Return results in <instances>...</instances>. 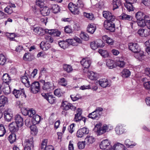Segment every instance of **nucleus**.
<instances>
[{
  "label": "nucleus",
  "instance_id": "obj_1",
  "mask_svg": "<svg viewBox=\"0 0 150 150\" xmlns=\"http://www.w3.org/2000/svg\"><path fill=\"white\" fill-rule=\"evenodd\" d=\"M34 32L37 34L42 36L45 33H47L50 35L53 36H59L61 34V32L57 29L44 30L42 28L37 27L33 29Z\"/></svg>",
  "mask_w": 150,
  "mask_h": 150
},
{
  "label": "nucleus",
  "instance_id": "obj_2",
  "mask_svg": "<svg viewBox=\"0 0 150 150\" xmlns=\"http://www.w3.org/2000/svg\"><path fill=\"white\" fill-rule=\"evenodd\" d=\"M24 150H32L33 149L34 144L33 137L31 136L28 139H26L25 142Z\"/></svg>",
  "mask_w": 150,
  "mask_h": 150
},
{
  "label": "nucleus",
  "instance_id": "obj_3",
  "mask_svg": "<svg viewBox=\"0 0 150 150\" xmlns=\"http://www.w3.org/2000/svg\"><path fill=\"white\" fill-rule=\"evenodd\" d=\"M115 21H105L104 26L105 28L111 32H114L115 30Z\"/></svg>",
  "mask_w": 150,
  "mask_h": 150
},
{
  "label": "nucleus",
  "instance_id": "obj_4",
  "mask_svg": "<svg viewBox=\"0 0 150 150\" xmlns=\"http://www.w3.org/2000/svg\"><path fill=\"white\" fill-rule=\"evenodd\" d=\"M76 114L75 115V117L74 118V120L76 122H79L81 120H82L85 123L86 122V118L81 116L82 111L80 109L78 108L76 111Z\"/></svg>",
  "mask_w": 150,
  "mask_h": 150
},
{
  "label": "nucleus",
  "instance_id": "obj_5",
  "mask_svg": "<svg viewBox=\"0 0 150 150\" xmlns=\"http://www.w3.org/2000/svg\"><path fill=\"white\" fill-rule=\"evenodd\" d=\"M61 107L63 110H67L70 109L75 111L76 109L75 106H74L72 104L68 103L67 101H63L62 103Z\"/></svg>",
  "mask_w": 150,
  "mask_h": 150
},
{
  "label": "nucleus",
  "instance_id": "obj_6",
  "mask_svg": "<svg viewBox=\"0 0 150 150\" xmlns=\"http://www.w3.org/2000/svg\"><path fill=\"white\" fill-rule=\"evenodd\" d=\"M30 91L34 94H36L40 91V84L38 81H35L30 85Z\"/></svg>",
  "mask_w": 150,
  "mask_h": 150
},
{
  "label": "nucleus",
  "instance_id": "obj_7",
  "mask_svg": "<svg viewBox=\"0 0 150 150\" xmlns=\"http://www.w3.org/2000/svg\"><path fill=\"white\" fill-rule=\"evenodd\" d=\"M12 93L16 98L21 97L25 98L26 97V95L23 90L14 89Z\"/></svg>",
  "mask_w": 150,
  "mask_h": 150
},
{
  "label": "nucleus",
  "instance_id": "obj_8",
  "mask_svg": "<svg viewBox=\"0 0 150 150\" xmlns=\"http://www.w3.org/2000/svg\"><path fill=\"white\" fill-rule=\"evenodd\" d=\"M103 16L107 19V20L105 21H115V17L108 11H103Z\"/></svg>",
  "mask_w": 150,
  "mask_h": 150
},
{
  "label": "nucleus",
  "instance_id": "obj_9",
  "mask_svg": "<svg viewBox=\"0 0 150 150\" xmlns=\"http://www.w3.org/2000/svg\"><path fill=\"white\" fill-rule=\"evenodd\" d=\"M128 49L132 52L138 53L140 51V49L138 45L135 43H130L128 44Z\"/></svg>",
  "mask_w": 150,
  "mask_h": 150
},
{
  "label": "nucleus",
  "instance_id": "obj_10",
  "mask_svg": "<svg viewBox=\"0 0 150 150\" xmlns=\"http://www.w3.org/2000/svg\"><path fill=\"white\" fill-rule=\"evenodd\" d=\"M126 1L124 4L125 7L129 11L134 10V8L132 4L136 2L137 0H125Z\"/></svg>",
  "mask_w": 150,
  "mask_h": 150
},
{
  "label": "nucleus",
  "instance_id": "obj_11",
  "mask_svg": "<svg viewBox=\"0 0 150 150\" xmlns=\"http://www.w3.org/2000/svg\"><path fill=\"white\" fill-rule=\"evenodd\" d=\"M42 96L50 104H52L55 102L56 99L52 94L48 93H43Z\"/></svg>",
  "mask_w": 150,
  "mask_h": 150
},
{
  "label": "nucleus",
  "instance_id": "obj_12",
  "mask_svg": "<svg viewBox=\"0 0 150 150\" xmlns=\"http://www.w3.org/2000/svg\"><path fill=\"white\" fill-rule=\"evenodd\" d=\"M68 7L71 12L74 14H78L79 13L78 7L75 5L74 4L72 3H70L68 5Z\"/></svg>",
  "mask_w": 150,
  "mask_h": 150
},
{
  "label": "nucleus",
  "instance_id": "obj_13",
  "mask_svg": "<svg viewBox=\"0 0 150 150\" xmlns=\"http://www.w3.org/2000/svg\"><path fill=\"white\" fill-rule=\"evenodd\" d=\"M110 146V142L107 139L103 140L100 144L101 149L103 150H108Z\"/></svg>",
  "mask_w": 150,
  "mask_h": 150
},
{
  "label": "nucleus",
  "instance_id": "obj_14",
  "mask_svg": "<svg viewBox=\"0 0 150 150\" xmlns=\"http://www.w3.org/2000/svg\"><path fill=\"white\" fill-rule=\"evenodd\" d=\"M44 83L42 86V89L44 91H50L53 88V85L50 82H45L44 80L42 81Z\"/></svg>",
  "mask_w": 150,
  "mask_h": 150
},
{
  "label": "nucleus",
  "instance_id": "obj_15",
  "mask_svg": "<svg viewBox=\"0 0 150 150\" xmlns=\"http://www.w3.org/2000/svg\"><path fill=\"white\" fill-rule=\"evenodd\" d=\"M135 17L137 21L139 20H148V18H149V16L147 15H145L144 13L141 12H138L135 14Z\"/></svg>",
  "mask_w": 150,
  "mask_h": 150
},
{
  "label": "nucleus",
  "instance_id": "obj_16",
  "mask_svg": "<svg viewBox=\"0 0 150 150\" xmlns=\"http://www.w3.org/2000/svg\"><path fill=\"white\" fill-rule=\"evenodd\" d=\"M20 127L16 123L13 122L10 123L8 125L9 129L11 132H16L18 130V128Z\"/></svg>",
  "mask_w": 150,
  "mask_h": 150
},
{
  "label": "nucleus",
  "instance_id": "obj_17",
  "mask_svg": "<svg viewBox=\"0 0 150 150\" xmlns=\"http://www.w3.org/2000/svg\"><path fill=\"white\" fill-rule=\"evenodd\" d=\"M126 149L123 145L118 143L111 146L109 150H125Z\"/></svg>",
  "mask_w": 150,
  "mask_h": 150
},
{
  "label": "nucleus",
  "instance_id": "obj_18",
  "mask_svg": "<svg viewBox=\"0 0 150 150\" xmlns=\"http://www.w3.org/2000/svg\"><path fill=\"white\" fill-rule=\"evenodd\" d=\"M108 131V127L106 124L103 125L102 127H100L97 130V135H100L104 134L106 132Z\"/></svg>",
  "mask_w": 150,
  "mask_h": 150
},
{
  "label": "nucleus",
  "instance_id": "obj_19",
  "mask_svg": "<svg viewBox=\"0 0 150 150\" xmlns=\"http://www.w3.org/2000/svg\"><path fill=\"white\" fill-rule=\"evenodd\" d=\"M100 113H97L95 110L92 112L89 113L88 117L93 120L98 119L101 116L102 112H100Z\"/></svg>",
  "mask_w": 150,
  "mask_h": 150
},
{
  "label": "nucleus",
  "instance_id": "obj_20",
  "mask_svg": "<svg viewBox=\"0 0 150 150\" xmlns=\"http://www.w3.org/2000/svg\"><path fill=\"white\" fill-rule=\"evenodd\" d=\"M15 122L19 125V127H21L23 125V119L20 115H16L15 117Z\"/></svg>",
  "mask_w": 150,
  "mask_h": 150
},
{
  "label": "nucleus",
  "instance_id": "obj_21",
  "mask_svg": "<svg viewBox=\"0 0 150 150\" xmlns=\"http://www.w3.org/2000/svg\"><path fill=\"white\" fill-rule=\"evenodd\" d=\"M80 63L84 68L88 69L91 65V61L88 59H83L81 61Z\"/></svg>",
  "mask_w": 150,
  "mask_h": 150
},
{
  "label": "nucleus",
  "instance_id": "obj_22",
  "mask_svg": "<svg viewBox=\"0 0 150 150\" xmlns=\"http://www.w3.org/2000/svg\"><path fill=\"white\" fill-rule=\"evenodd\" d=\"M138 34L141 36L146 37L149 34V32L146 29L140 28L138 31Z\"/></svg>",
  "mask_w": 150,
  "mask_h": 150
},
{
  "label": "nucleus",
  "instance_id": "obj_23",
  "mask_svg": "<svg viewBox=\"0 0 150 150\" xmlns=\"http://www.w3.org/2000/svg\"><path fill=\"white\" fill-rule=\"evenodd\" d=\"M99 83L100 86L103 88H105L107 86H110V84L108 82V80L105 79H100L99 81Z\"/></svg>",
  "mask_w": 150,
  "mask_h": 150
},
{
  "label": "nucleus",
  "instance_id": "obj_24",
  "mask_svg": "<svg viewBox=\"0 0 150 150\" xmlns=\"http://www.w3.org/2000/svg\"><path fill=\"white\" fill-rule=\"evenodd\" d=\"M2 79L3 81L2 86L6 84H8L11 80V77L7 73L4 74L2 77Z\"/></svg>",
  "mask_w": 150,
  "mask_h": 150
},
{
  "label": "nucleus",
  "instance_id": "obj_25",
  "mask_svg": "<svg viewBox=\"0 0 150 150\" xmlns=\"http://www.w3.org/2000/svg\"><path fill=\"white\" fill-rule=\"evenodd\" d=\"M112 4L113 5L112 10H114L121 5L122 3L120 0H113Z\"/></svg>",
  "mask_w": 150,
  "mask_h": 150
},
{
  "label": "nucleus",
  "instance_id": "obj_26",
  "mask_svg": "<svg viewBox=\"0 0 150 150\" xmlns=\"http://www.w3.org/2000/svg\"><path fill=\"white\" fill-rule=\"evenodd\" d=\"M13 115L11 112H9L8 111L4 112V117L5 120L8 121H10L12 118Z\"/></svg>",
  "mask_w": 150,
  "mask_h": 150
},
{
  "label": "nucleus",
  "instance_id": "obj_27",
  "mask_svg": "<svg viewBox=\"0 0 150 150\" xmlns=\"http://www.w3.org/2000/svg\"><path fill=\"white\" fill-rule=\"evenodd\" d=\"M106 65L110 69H113L116 67V64L114 60L109 59L106 60Z\"/></svg>",
  "mask_w": 150,
  "mask_h": 150
},
{
  "label": "nucleus",
  "instance_id": "obj_28",
  "mask_svg": "<svg viewBox=\"0 0 150 150\" xmlns=\"http://www.w3.org/2000/svg\"><path fill=\"white\" fill-rule=\"evenodd\" d=\"M41 13L44 16L48 15L50 13V11L48 7L45 6L40 11Z\"/></svg>",
  "mask_w": 150,
  "mask_h": 150
},
{
  "label": "nucleus",
  "instance_id": "obj_29",
  "mask_svg": "<svg viewBox=\"0 0 150 150\" xmlns=\"http://www.w3.org/2000/svg\"><path fill=\"white\" fill-rule=\"evenodd\" d=\"M21 82L25 84L27 87H29L30 86V84L28 80V77L26 76H23L21 78Z\"/></svg>",
  "mask_w": 150,
  "mask_h": 150
},
{
  "label": "nucleus",
  "instance_id": "obj_30",
  "mask_svg": "<svg viewBox=\"0 0 150 150\" xmlns=\"http://www.w3.org/2000/svg\"><path fill=\"white\" fill-rule=\"evenodd\" d=\"M23 58L25 61H30L33 59L34 56L29 53H26L24 54Z\"/></svg>",
  "mask_w": 150,
  "mask_h": 150
},
{
  "label": "nucleus",
  "instance_id": "obj_31",
  "mask_svg": "<svg viewBox=\"0 0 150 150\" xmlns=\"http://www.w3.org/2000/svg\"><path fill=\"white\" fill-rule=\"evenodd\" d=\"M116 133L117 134L120 135L123 133L124 131V128L122 125L117 126L115 128Z\"/></svg>",
  "mask_w": 150,
  "mask_h": 150
},
{
  "label": "nucleus",
  "instance_id": "obj_32",
  "mask_svg": "<svg viewBox=\"0 0 150 150\" xmlns=\"http://www.w3.org/2000/svg\"><path fill=\"white\" fill-rule=\"evenodd\" d=\"M63 70L68 73H69L73 70L72 67L70 65L66 64H64L63 65Z\"/></svg>",
  "mask_w": 150,
  "mask_h": 150
},
{
  "label": "nucleus",
  "instance_id": "obj_33",
  "mask_svg": "<svg viewBox=\"0 0 150 150\" xmlns=\"http://www.w3.org/2000/svg\"><path fill=\"white\" fill-rule=\"evenodd\" d=\"M103 40L106 41V43L110 45H112L114 43V40L111 38L108 37L107 35H104L103 37Z\"/></svg>",
  "mask_w": 150,
  "mask_h": 150
},
{
  "label": "nucleus",
  "instance_id": "obj_34",
  "mask_svg": "<svg viewBox=\"0 0 150 150\" xmlns=\"http://www.w3.org/2000/svg\"><path fill=\"white\" fill-rule=\"evenodd\" d=\"M8 139L11 144L13 143L16 140V134L14 133L11 134L8 137Z\"/></svg>",
  "mask_w": 150,
  "mask_h": 150
},
{
  "label": "nucleus",
  "instance_id": "obj_35",
  "mask_svg": "<svg viewBox=\"0 0 150 150\" xmlns=\"http://www.w3.org/2000/svg\"><path fill=\"white\" fill-rule=\"evenodd\" d=\"M95 141V138L92 136L87 137L85 139V142L87 145H88L92 144Z\"/></svg>",
  "mask_w": 150,
  "mask_h": 150
},
{
  "label": "nucleus",
  "instance_id": "obj_36",
  "mask_svg": "<svg viewBox=\"0 0 150 150\" xmlns=\"http://www.w3.org/2000/svg\"><path fill=\"white\" fill-rule=\"evenodd\" d=\"M96 29V27L93 24L89 25L87 28V31L88 32L93 34Z\"/></svg>",
  "mask_w": 150,
  "mask_h": 150
},
{
  "label": "nucleus",
  "instance_id": "obj_37",
  "mask_svg": "<svg viewBox=\"0 0 150 150\" xmlns=\"http://www.w3.org/2000/svg\"><path fill=\"white\" fill-rule=\"evenodd\" d=\"M131 74V72L129 70L126 69H124L121 73V76L123 77L127 78Z\"/></svg>",
  "mask_w": 150,
  "mask_h": 150
},
{
  "label": "nucleus",
  "instance_id": "obj_38",
  "mask_svg": "<svg viewBox=\"0 0 150 150\" xmlns=\"http://www.w3.org/2000/svg\"><path fill=\"white\" fill-rule=\"evenodd\" d=\"M51 9L52 12L54 13H56L60 11V7L58 5L56 4H52L51 5Z\"/></svg>",
  "mask_w": 150,
  "mask_h": 150
},
{
  "label": "nucleus",
  "instance_id": "obj_39",
  "mask_svg": "<svg viewBox=\"0 0 150 150\" xmlns=\"http://www.w3.org/2000/svg\"><path fill=\"white\" fill-rule=\"evenodd\" d=\"M7 98L5 96H0V107L4 106L7 102Z\"/></svg>",
  "mask_w": 150,
  "mask_h": 150
},
{
  "label": "nucleus",
  "instance_id": "obj_40",
  "mask_svg": "<svg viewBox=\"0 0 150 150\" xmlns=\"http://www.w3.org/2000/svg\"><path fill=\"white\" fill-rule=\"evenodd\" d=\"M59 46L63 49H65L68 47V42L64 41H60L58 42Z\"/></svg>",
  "mask_w": 150,
  "mask_h": 150
},
{
  "label": "nucleus",
  "instance_id": "obj_41",
  "mask_svg": "<svg viewBox=\"0 0 150 150\" xmlns=\"http://www.w3.org/2000/svg\"><path fill=\"white\" fill-rule=\"evenodd\" d=\"M98 52L103 57L106 58L109 56L108 52L106 50L100 49L98 50Z\"/></svg>",
  "mask_w": 150,
  "mask_h": 150
},
{
  "label": "nucleus",
  "instance_id": "obj_42",
  "mask_svg": "<svg viewBox=\"0 0 150 150\" xmlns=\"http://www.w3.org/2000/svg\"><path fill=\"white\" fill-rule=\"evenodd\" d=\"M148 20H145V19L143 20H139L137 21V23L138 25L140 27H144L146 25V22Z\"/></svg>",
  "mask_w": 150,
  "mask_h": 150
},
{
  "label": "nucleus",
  "instance_id": "obj_43",
  "mask_svg": "<svg viewBox=\"0 0 150 150\" xmlns=\"http://www.w3.org/2000/svg\"><path fill=\"white\" fill-rule=\"evenodd\" d=\"M5 85V84H4ZM5 86L2 89V90L4 93L5 94H8L10 93V89L9 86L8 84L4 85Z\"/></svg>",
  "mask_w": 150,
  "mask_h": 150
},
{
  "label": "nucleus",
  "instance_id": "obj_44",
  "mask_svg": "<svg viewBox=\"0 0 150 150\" xmlns=\"http://www.w3.org/2000/svg\"><path fill=\"white\" fill-rule=\"evenodd\" d=\"M33 122L35 124L39 123L40 120V117L38 115H35L33 117Z\"/></svg>",
  "mask_w": 150,
  "mask_h": 150
},
{
  "label": "nucleus",
  "instance_id": "obj_45",
  "mask_svg": "<svg viewBox=\"0 0 150 150\" xmlns=\"http://www.w3.org/2000/svg\"><path fill=\"white\" fill-rule=\"evenodd\" d=\"M6 132V130L4 125L0 124V137L3 136Z\"/></svg>",
  "mask_w": 150,
  "mask_h": 150
},
{
  "label": "nucleus",
  "instance_id": "obj_46",
  "mask_svg": "<svg viewBox=\"0 0 150 150\" xmlns=\"http://www.w3.org/2000/svg\"><path fill=\"white\" fill-rule=\"evenodd\" d=\"M89 78L91 80H94L96 79L97 78V74H95L93 71H90L88 73Z\"/></svg>",
  "mask_w": 150,
  "mask_h": 150
},
{
  "label": "nucleus",
  "instance_id": "obj_47",
  "mask_svg": "<svg viewBox=\"0 0 150 150\" xmlns=\"http://www.w3.org/2000/svg\"><path fill=\"white\" fill-rule=\"evenodd\" d=\"M146 78H143L142 79V81L144 82L143 84L144 87L146 89L150 90V81L147 82H145Z\"/></svg>",
  "mask_w": 150,
  "mask_h": 150
},
{
  "label": "nucleus",
  "instance_id": "obj_48",
  "mask_svg": "<svg viewBox=\"0 0 150 150\" xmlns=\"http://www.w3.org/2000/svg\"><path fill=\"white\" fill-rule=\"evenodd\" d=\"M6 59L5 57L2 54H0V64L3 65L6 63Z\"/></svg>",
  "mask_w": 150,
  "mask_h": 150
},
{
  "label": "nucleus",
  "instance_id": "obj_49",
  "mask_svg": "<svg viewBox=\"0 0 150 150\" xmlns=\"http://www.w3.org/2000/svg\"><path fill=\"white\" fill-rule=\"evenodd\" d=\"M30 128L31 129L30 132L31 134L33 135H35L37 134L38 130L36 126H31L30 127Z\"/></svg>",
  "mask_w": 150,
  "mask_h": 150
},
{
  "label": "nucleus",
  "instance_id": "obj_50",
  "mask_svg": "<svg viewBox=\"0 0 150 150\" xmlns=\"http://www.w3.org/2000/svg\"><path fill=\"white\" fill-rule=\"evenodd\" d=\"M122 19L123 20H128L130 21L132 19V17L131 16L128 15L125 13H123L121 15Z\"/></svg>",
  "mask_w": 150,
  "mask_h": 150
},
{
  "label": "nucleus",
  "instance_id": "obj_51",
  "mask_svg": "<svg viewBox=\"0 0 150 150\" xmlns=\"http://www.w3.org/2000/svg\"><path fill=\"white\" fill-rule=\"evenodd\" d=\"M42 42L40 44V47L42 49L45 51L47 50L49 48H50L51 46L48 43H45L43 46L42 45Z\"/></svg>",
  "mask_w": 150,
  "mask_h": 150
},
{
  "label": "nucleus",
  "instance_id": "obj_52",
  "mask_svg": "<svg viewBox=\"0 0 150 150\" xmlns=\"http://www.w3.org/2000/svg\"><path fill=\"white\" fill-rule=\"evenodd\" d=\"M45 0H37L36 1V5L41 8L45 5Z\"/></svg>",
  "mask_w": 150,
  "mask_h": 150
},
{
  "label": "nucleus",
  "instance_id": "obj_53",
  "mask_svg": "<svg viewBox=\"0 0 150 150\" xmlns=\"http://www.w3.org/2000/svg\"><path fill=\"white\" fill-rule=\"evenodd\" d=\"M81 38L84 40H88L89 39V36L88 35L84 32H82L80 34Z\"/></svg>",
  "mask_w": 150,
  "mask_h": 150
},
{
  "label": "nucleus",
  "instance_id": "obj_54",
  "mask_svg": "<svg viewBox=\"0 0 150 150\" xmlns=\"http://www.w3.org/2000/svg\"><path fill=\"white\" fill-rule=\"evenodd\" d=\"M83 15L85 17L87 18L90 20H93L94 18L93 15L91 13H88L84 12Z\"/></svg>",
  "mask_w": 150,
  "mask_h": 150
},
{
  "label": "nucleus",
  "instance_id": "obj_55",
  "mask_svg": "<svg viewBox=\"0 0 150 150\" xmlns=\"http://www.w3.org/2000/svg\"><path fill=\"white\" fill-rule=\"evenodd\" d=\"M59 84L62 86H65L67 85V81L64 78H62L60 79L59 82Z\"/></svg>",
  "mask_w": 150,
  "mask_h": 150
},
{
  "label": "nucleus",
  "instance_id": "obj_56",
  "mask_svg": "<svg viewBox=\"0 0 150 150\" xmlns=\"http://www.w3.org/2000/svg\"><path fill=\"white\" fill-rule=\"evenodd\" d=\"M125 63L123 60L120 59L116 62V65L120 67H124L125 65Z\"/></svg>",
  "mask_w": 150,
  "mask_h": 150
},
{
  "label": "nucleus",
  "instance_id": "obj_57",
  "mask_svg": "<svg viewBox=\"0 0 150 150\" xmlns=\"http://www.w3.org/2000/svg\"><path fill=\"white\" fill-rule=\"evenodd\" d=\"M36 112L35 111L33 108L30 109H29L28 110V115L30 117H33L35 114Z\"/></svg>",
  "mask_w": 150,
  "mask_h": 150
},
{
  "label": "nucleus",
  "instance_id": "obj_58",
  "mask_svg": "<svg viewBox=\"0 0 150 150\" xmlns=\"http://www.w3.org/2000/svg\"><path fill=\"white\" fill-rule=\"evenodd\" d=\"M85 142H85V141L79 142L77 144L79 148V149H83L85 147Z\"/></svg>",
  "mask_w": 150,
  "mask_h": 150
},
{
  "label": "nucleus",
  "instance_id": "obj_59",
  "mask_svg": "<svg viewBox=\"0 0 150 150\" xmlns=\"http://www.w3.org/2000/svg\"><path fill=\"white\" fill-rule=\"evenodd\" d=\"M29 109L28 108H21V110L22 114L25 116L28 115Z\"/></svg>",
  "mask_w": 150,
  "mask_h": 150
},
{
  "label": "nucleus",
  "instance_id": "obj_60",
  "mask_svg": "<svg viewBox=\"0 0 150 150\" xmlns=\"http://www.w3.org/2000/svg\"><path fill=\"white\" fill-rule=\"evenodd\" d=\"M85 135V134L82 132L81 129L78 130L76 134V136L77 137L81 138Z\"/></svg>",
  "mask_w": 150,
  "mask_h": 150
},
{
  "label": "nucleus",
  "instance_id": "obj_61",
  "mask_svg": "<svg viewBox=\"0 0 150 150\" xmlns=\"http://www.w3.org/2000/svg\"><path fill=\"white\" fill-rule=\"evenodd\" d=\"M47 143L46 140L42 141L40 146V148L42 150H45V149L47 146Z\"/></svg>",
  "mask_w": 150,
  "mask_h": 150
},
{
  "label": "nucleus",
  "instance_id": "obj_62",
  "mask_svg": "<svg viewBox=\"0 0 150 150\" xmlns=\"http://www.w3.org/2000/svg\"><path fill=\"white\" fill-rule=\"evenodd\" d=\"M145 45L146 46V50L149 54L150 53V43L149 42L146 41L145 43Z\"/></svg>",
  "mask_w": 150,
  "mask_h": 150
},
{
  "label": "nucleus",
  "instance_id": "obj_63",
  "mask_svg": "<svg viewBox=\"0 0 150 150\" xmlns=\"http://www.w3.org/2000/svg\"><path fill=\"white\" fill-rule=\"evenodd\" d=\"M96 42L98 47H103L105 45V43L101 40H98Z\"/></svg>",
  "mask_w": 150,
  "mask_h": 150
},
{
  "label": "nucleus",
  "instance_id": "obj_64",
  "mask_svg": "<svg viewBox=\"0 0 150 150\" xmlns=\"http://www.w3.org/2000/svg\"><path fill=\"white\" fill-rule=\"evenodd\" d=\"M90 46L91 48L93 50H95L98 48L96 41H94L91 42L90 44Z\"/></svg>",
  "mask_w": 150,
  "mask_h": 150
}]
</instances>
